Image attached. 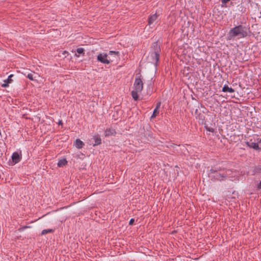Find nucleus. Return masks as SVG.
<instances>
[{
    "label": "nucleus",
    "instance_id": "obj_6",
    "mask_svg": "<svg viewBox=\"0 0 261 261\" xmlns=\"http://www.w3.org/2000/svg\"><path fill=\"white\" fill-rule=\"evenodd\" d=\"M245 144L251 148H253L256 150H260V148L259 147L257 143L256 142L255 140L253 141V139H251L249 141L245 142Z\"/></svg>",
    "mask_w": 261,
    "mask_h": 261
},
{
    "label": "nucleus",
    "instance_id": "obj_4",
    "mask_svg": "<svg viewBox=\"0 0 261 261\" xmlns=\"http://www.w3.org/2000/svg\"><path fill=\"white\" fill-rule=\"evenodd\" d=\"M98 61L105 64H109L112 60L108 59V55L106 53H100L97 56Z\"/></svg>",
    "mask_w": 261,
    "mask_h": 261
},
{
    "label": "nucleus",
    "instance_id": "obj_13",
    "mask_svg": "<svg viewBox=\"0 0 261 261\" xmlns=\"http://www.w3.org/2000/svg\"><path fill=\"white\" fill-rule=\"evenodd\" d=\"M157 18L158 15L156 13L150 15L148 19V24L151 25L155 20H156Z\"/></svg>",
    "mask_w": 261,
    "mask_h": 261
},
{
    "label": "nucleus",
    "instance_id": "obj_26",
    "mask_svg": "<svg viewBox=\"0 0 261 261\" xmlns=\"http://www.w3.org/2000/svg\"><path fill=\"white\" fill-rule=\"evenodd\" d=\"M135 222V219L133 218H132L129 222V225H133L134 224Z\"/></svg>",
    "mask_w": 261,
    "mask_h": 261
},
{
    "label": "nucleus",
    "instance_id": "obj_3",
    "mask_svg": "<svg viewBox=\"0 0 261 261\" xmlns=\"http://www.w3.org/2000/svg\"><path fill=\"white\" fill-rule=\"evenodd\" d=\"M140 76L141 75H137L134 82V86L135 90H137V91L141 92L143 89V83L141 79Z\"/></svg>",
    "mask_w": 261,
    "mask_h": 261
},
{
    "label": "nucleus",
    "instance_id": "obj_29",
    "mask_svg": "<svg viewBox=\"0 0 261 261\" xmlns=\"http://www.w3.org/2000/svg\"><path fill=\"white\" fill-rule=\"evenodd\" d=\"M161 102H158L156 103V105L155 108H156V109H159V108H160V106H161Z\"/></svg>",
    "mask_w": 261,
    "mask_h": 261
},
{
    "label": "nucleus",
    "instance_id": "obj_16",
    "mask_svg": "<svg viewBox=\"0 0 261 261\" xmlns=\"http://www.w3.org/2000/svg\"><path fill=\"white\" fill-rule=\"evenodd\" d=\"M140 92H141L137 91V90H134L131 92V95L135 100H138L139 99V96L138 95V93Z\"/></svg>",
    "mask_w": 261,
    "mask_h": 261
},
{
    "label": "nucleus",
    "instance_id": "obj_20",
    "mask_svg": "<svg viewBox=\"0 0 261 261\" xmlns=\"http://www.w3.org/2000/svg\"><path fill=\"white\" fill-rule=\"evenodd\" d=\"M119 52L118 51H110L109 52V55H116L117 56H119Z\"/></svg>",
    "mask_w": 261,
    "mask_h": 261
},
{
    "label": "nucleus",
    "instance_id": "obj_12",
    "mask_svg": "<svg viewBox=\"0 0 261 261\" xmlns=\"http://www.w3.org/2000/svg\"><path fill=\"white\" fill-rule=\"evenodd\" d=\"M222 91L224 92L233 93L235 91L234 89L231 87H229L227 85H224L222 88Z\"/></svg>",
    "mask_w": 261,
    "mask_h": 261
},
{
    "label": "nucleus",
    "instance_id": "obj_33",
    "mask_svg": "<svg viewBox=\"0 0 261 261\" xmlns=\"http://www.w3.org/2000/svg\"><path fill=\"white\" fill-rule=\"evenodd\" d=\"M248 3L252 4V0H248Z\"/></svg>",
    "mask_w": 261,
    "mask_h": 261
},
{
    "label": "nucleus",
    "instance_id": "obj_10",
    "mask_svg": "<svg viewBox=\"0 0 261 261\" xmlns=\"http://www.w3.org/2000/svg\"><path fill=\"white\" fill-rule=\"evenodd\" d=\"M116 134V132L115 129L113 128H107L105 130V136L108 137L110 136H115Z\"/></svg>",
    "mask_w": 261,
    "mask_h": 261
},
{
    "label": "nucleus",
    "instance_id": "obj_5",
    "mask_svg": "<svg viewBox=\"0 0 261 261\" xmlns=\"http://www.w3.org/2000/svg\"><path fill=\"white\" fill-rule=\"evenodd\" d=\"M195 116L196 118L199 120V123L205 125L206 121L204 112H201L200 110L197 108L195 111Z\"/></svg>",
    "mask_w": 261,
    "mask_h": 261
},
{
    "label": "nucleus",
    "instance_id": "obj_28",
    "mask_svg": "<svg viewBox=\"0 0 261 261\" xmlns=\"http://www.w3.org/2000/svg\"><path fill=\"white\" fill-rule=\"evenodd\" d=\"M8 84H9V83H8V82H5V83H4L3 84H2V86L3 87H8Z\"/></svg>",
    "mask_w": 261,
    "mask_h": 261
},
{
    "label": "nucleus",
    "instance_id": "obj_30",
    "mask_svg": "<svg viewBox=\"0 0 261 261\" xmlns=\"http://www.w3.org/2000/svg\"><path fill=\"white\" fill-rule=\"evenodd\" d=\"M230 0H221V2L223 4H227L228 2H229Z\"/></svg>",
    "mask_w": 261,
    "mask_h": 261
},
{
    "label": "nucleus",
    "instance_id": "obj_8",
    "mask_svg": "<svg viewBox=\"0 0 261 261\" xmlns=\"http://www.w3.org/2000/svg\"><path fill=\"white\" fill-rule=\"evenodd\" d=\"M151 48L153 50L152 52L156 53V55H158V53H161V48L160 45L158 43V42H153L152 44Z\"/></svg>",
    "mask_w": 261,
    "mask_h": 261
},
{
    "label": "nucleus",
    "instance_id": "obj_14",
    "mask_svg": "<svg viewBox=\"0 0 261 261\" xmlns=\"http://www.w3.org/2000/svg\"><path fill=\"white\" fill-rule=\"evenodd\" d=\"M84 143L80 139H77L75 141V146L78 149H81L83 147Z\"/></svg>",
    "mask_w": 261,
    "mask_h": 261
},
{
    "label": "nucleus",
    "instance_id": "obj_25",
    "mask_svg": "<svg viewBox=\"0 0 261 261\" xmlns=\"http://www.w3.org/2000/svg\"><path fill=\"white\" fill-rule=\"evenodd\" d=\"M28 227H30L29 226H23V227H21L20 228H19L18 230L19 231H23L25 229L28 228Z\"/></svg>",
    "mask_w": 261,
    "mask_h": 261
},
{
    "label": "nucleus",
    "instance_id": "obj_27",
    "mask_svg": "<svg viewBox=\"0 0 261 261\" xmlns=\"http://www.w3.org/2000/svg\"><path fill=\"white\" fill-rule=\"evenodd\" d=\"M256 188L257 190H261V180L256 185Z\"/></svg>",
    "mask_w": 261,
    "mask_h": 261
},
{
    "label": "nucleus",
    "instance_id": "obj_1",
    "mask_svg": "<svg viewBox=\"0 0 261 261\" xmlns=\"http://www.w3.org/2000/svg\"><path fill=\"white\" fill-rule=\"evenodd\" d=\"M251 32L250 28L243 25H239L231 29L227 36V40H230L236 37L239 38L250 36Z\"/></svg>",
    "mask_w": 261,
    "mask_h": 261
},
{
    "label": "nucleus",
    "instance_id": "obj_17",
    "mask_svg": "<svg viewBox=\"0 0 261 261\" xmlns=\"http://www.w3.org/2000/svg\"><path fill=\"white\" fill-rule=\"evenodd\" d=\"M54 231V230L53 229H44L41 232V235H44L48 233H51Z\"/></svg>",
    "mask_w": 261,
    "mask_h": 261
},
{
    "label": "nucleus",
    "instance_id": "obj_22",
    "mask_svg": "<svg viewBox=\"0 0 261 261\" xmlns=\"http://www.w3.org/2000/svg\"><path fill=\"white\" fill-rule=\"evenodd\" d=\"M27 77L31 81H33L34 80V78H33V74L31 73H29Z\"/></svg>",
    "mask_w": 261,
    "mask_h": 261
},
{
    "label": "nucleus",
    "instance_id": "obj_18",
    "mask_svg": "<svg viewBox=\"0 0 261 261\" xmlns=\"http://www.w3.org/2000/svg\"><path fill=\"white\" fill-rule=\"evenodd\" d=\"M159 113V109L155 108L153 110L152 116H151V118H155L157 115Z\"/></svg>",
    "mask_w": 261,
    "mask_h": 261
},
{
    "label": "nucleus",
    "instance_id": "obj_2",
    "mask_svg": "<svg viewBox=\"0 0 261 261\" xmlns=\"http://www.w3.org/2000/svg\"><path fill=\"white\" fill-rule=\"evenodd\" d=\"M228 171L226 168L214 166L210 170L208 177L213 181H221L228 176Z\"/></svg>",
    "mask_w": 261,
    "mask_h": 261
},
{
    "label": "nucleus",
    "instance_id": "obj_32",
    "mask_svg": "<svg viewBox=\"0 0 261 261\" xmlns=\"http://www.w3.org/2000/svg\"><path fill=\"white\" fill-rule=\"evenodd\" d=\"M58 124L59 125H62L63 124V122H62V120H60L58 122Z\"/></svg>",
    "mask_w": 261,
    "mask_h": 261
},
{
    "label": "nucleus",
    "instance_id": "obj_23",
    "mask_svg": "<svg viewBox=\"0 0 261 261\" xmlns=\"http://www.w3.org/2000/svg\"><path fill=\"white\" fill-rule=\"evenodd\" d=\"M253 138H257L256 140H255L256 142L257 143V144L261 143V138L258 137V136L253 137Z\"/></svg>",
    "mask_w": 261,
    "mask_h": 261
},
{
    "label": "nucleus",
    "instance_id": "obj_21",
    "mask_svg": "<svg viewBox=\"0 0 261 261\" xmlns=\"http://www.w3.org/2000/svg\"><path fill=\"white\" fill-rule=\"evenodd\" d=\"M204 127L207 131L210 132L214 133L215 132V129L212 127H208L207 125H205Z\"/></svg>",
    "mask_w": 261,
    "mask_h": 261
},
{
    "label": "nucleus",
    "instance_id": "obj_24",
    "mask_svg": "<svg viewBox=\"0 0 261 261\" xmlns=\"http://www.w3.org/2000/svg\"><path fill=\"white\" fill-rule=\"evenodd\" d=\"M12 76H13V75H12V74H11V75H9V76H8V78L7 79V80H6V81H4V82H8L9 83H10L12 81V80L11 79V77Z\"/></svg>",
    "mask_w": 261,
    "mask_h": 261
},
{
    "label": "nucleus",
    "instance_id": "obj_15",
    "mask_svg": "<svg viewBox=\"0 0 261 261\" xmlns=\"http://www.w3.org/2000/svg\"><path fill=\"white\" fill-rule=\"evenodd\" d=\"M67 164V161L66 159H62L60 160L57 164L58 166L59 167H63Z\"/></svg>",
    "mask_w": 261,
    "mask_h": 261
},
{
    "label": "nucleus",
    "instance_id": "obj_7",
    "mask_svg": "<svg viewBox=\"0 0 261 261\" xmlns=\"http://www.w3.org/2000/svg\"><path fill=\"white\" fill-rule=\"evenodd\" d=\"M11 158L14 164H16L19 163L21 159V152H20L19 153H18V152H14V153H13Z\"/></svg>",
    "mask_w": 261,
    "mask_h": 261
},
{
    "label": "nucleus",
    "instance_id": "obj_19",
    "mask_svg": "<svg viewBox=\"0 0 261 261\" xmlns=\"http://www.w3.org/2000/svg\"><path fill=\"white\" fill-rule=\"evenodd\" d=\"M76 52L80 55H84L85 54V49L83 48H78L76 49Z\"/></svg>",
    "mask_w": 261,
    "mask_h": 261
},
{
    "label": "nucleus",
    "instance_id": "obj_11",
    "mask_svg": "<svg viewBox=\"0 0 261 261\" xmlns=\"http://www.w3.org/2000/svg\"><path fill=\"white\" fill-rule=\"evenodd\" d=\"M160 53H158V55H156V53L152 52L151 54V56L153 60L155 61V65L156 66L158 65V62L160 59Z\"/></svg>",
    "mask_w": 261,
    "mask_h": 261
},
{
    "label": "nucleus",
    "instance_id": "obj_9",
    "mask_svg": "<svg viewBox=\"0 0 261 261\" xmlns=\"http://www.w3.org/2000/svg\"><path fill=\"white\" fill-rule=\"evenodd\" d=\"M93 139L94 141V143L93 144V146L100 145L101 143V139L99 135H95L93 137Z\"/></svg>",
    "mask_w": 261,
    "mask_h": 261
},
{
    "label": "nucleus",
    "instance_id": "obj_31",
    "mask_svg": "<svg viewBox=\"0 0 261 261\" xmlns=\"http://www.w3.org/2000/svg\"><path fill=\"white\" fill-rule=\"evenodd\" d=\"M63 54L64 55H68V53L67 51H64V52L63 53Z\"/></svg>",
    "mask_w": 261,
    "mask_h": 261
}]
</instances>
